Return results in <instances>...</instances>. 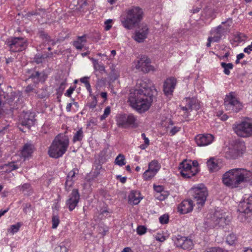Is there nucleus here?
I'll return each mask as SVG.
<instances>
[{
	"label": "nucleus",
	"mask_w": 252,
	"mask_h": 252,
	"mask_svg": "<svg viewBox=\"0 0 252 252\" xmlns=\"http://www.w3.org/2000/svg\"><path fill=\"white\" fill-rule=\"evenodd\" d=\"M137 85L140 89L130 91L128 101L132 108L139 112H144L149 108L153 101V95L149 93L146 94L151 85L141 80H138Z\"/></svg>",
	"instance_id": "f257e3e1"
},
{
	"label": "nucleus",
	"mask_w": 252,
	"mask_h": 252,
	"mask_svg": "<svg viewBox=\"0 0 252 252\" xmlns=\"http://www.w3.org/2000/svg\"><path fill=\"white\" fill-rule=\"evenodd\" d=\"M222 181L228 187L238 188L243 183L252 181V172L243 168H234L223 175Z\"/></svg>",
	"instance_id": "f03ea898"
},
{
	"label": "nucleus",
	"mask_w": 252,
	"mask_h": 252,
	"mask_svg": "<svg viewBox=\"0 0 252 252\" xmlns=\"http://www.w3.org/2000/svg\"><path fill=\"white\" fill-rule=\"evenodd\" d=\"M143 10L138 6H133L121 15L120 20L123 26L127 30L137 27L143 18Z\"/></svg>",
	"instance_id": "7ed1b4c3"
},
{
	"label": "nucleus",
	"mask_w": 252,
	"mask_h": 252,
	"mask_svg": "<svg viewBox=\"0 0 252 252\" xmlns=\"http://www.w3.org/2000/svg\"><path fill=\"white\" fill-rule=\"evenodd\" d=\"M69 145V139L66 135L58 134L51 145L48 154L51 158H58L66 152Z\"/></svg>",
	"instance_id": "20e7f679"
},
{
	"label": "nucleus",
	"mask_w": 252,
	"mask_h": 252,
	"mask_svg": "<svg viewBox=\"0 0 252 252\" xmlns=\"http://www.w3.org/2000/svg\"><path fill=\"white\" fill-rule=\"evenodd\" d=\"M225 109L229 113H238L243 108L242 103L236 96L234 92H231L225 95L224 99Z\"/></svg>",
	"instance_id": "39448f33"
},
{
	"label": "nucleus",
	"mask_w": 252,
	"mask_h": 252,
	"mask_svg": "<svg viewBox=\"0 0 252 252\" xmlns=\"http://www.w3.org/2000/svg\"><path fill=\"white\" fill-rule=\"evenodd\" d=\"M233 129L235 133L241 137L252 136V120L247 119L240 123L233 125Z\"/></svg>",
	"instance_id": "423d86ee"
},
{
	"label": "nucleus",
	"mask_w": 252,
	"mask_h": 252,
	"mask_svg": "<svg viewBox=\"0 0 252 252\" xmlns=\"http://www.w3.org/2000/svg\"><path fill=\"white\" fill-rule=\"evenodd\" d=\"M190 192L196 203L202 206L208 195L207 189L205 186L203 184L198 185L197 186L192 187Z\"/></svg>",
	"instance_id": "0eeeda50"
},
{
	"label": "nucleus",
	"mask_w": 252,
	"mask_h": 252,
	"mask_svg": "<svg viewBox=\"0 0 252 252\" xmlns=\"http://www.w3.org/2000/svg\"><path fill=\"white\" fill-rule=\"evenodd\" d=\"M136 121V118L132 114H119L116 116L118 126L123 128H126L130 126L135 127Z\"/></svg>",
	"instance_id": "6e6552de"
},
{
	"label": "nucleus",
	"mask_w": 252,
	"mask_h": 252,
	"mask_svg": "<svg viewBox=\"0 0 252 252\" xmlns=\"http://www.w3.org/2000/svg\"><path fill=\"white\" fill-rule=\"evenodd\" d=\"M232 23V19L228 18L226 21L222 22V24L224 26L219 25L211 31V34L213 38L214 42H218L220 41L222 36L229 30Z\"/></svg>",
	"instance_id": "1a4fd4ad"
},
{
	"label": "nucleus",
	"mask_w": 252,
	"mask_h": 252,
	"mask_svg": "<svg viewBox=\"0 0 252 252\" xmlns=\"http://www.w3.org/2000/svg\"><path fill=\"white\" fill-rule=\"evenodd\" d=\"M11 52H17L24 50L28 46L27 40L22 37H12L7 41Z\"/></svg>",
	"instance_id": "9d476101"
},
{
	"label": "nucleus",
	"mask_w": 252,
	"mask_h": 252,
	"mask_svg": "<svg viewBox=\"0 0 252 252\" xmlns=\"http://www.w3.org/2000/svg\"><path fill=\"white\" fill-rule=\"evenodd\" d=\"M238 211L240 212L238 216L239 219L241 221H243L246 220L245 215L250 213L252 211V196L248 198L245 197L241 201L238 208Z\"/></svg>",
	"instance_id": "9b49d317"
},
{
	"label": "nucleus",
	"mask_w": 252,
	"mask_h": 252,
	"mask_svg": "<svg viewBox=\"0 0 252 252\" xmlns=\"http://www.w3.org/2000/svg\"><path fill=\"white\" fill-rule=\"evenodd\" d=\"M179 169L181 175L186 178H190L196 175L198 172L197 168L192 166L191 161H183L180 165Z\"/></svg>",
	"instance_id": "f8f14e48"
},
{
	"label": "nucleus",
	"mask_w": 252,
	"mask_h": 252,
	"mask_svg": "<svg viewBox=\"0 0 252 252\" xmlns=\"http://www.w3.org/2000/svg\"><path fill=\"white\" fill-rule=\"evenodd\" d=\"M175 245L184 250H190L193 247V243L191 239L188 237L178 235L172 237Z\"/></svg>",
	"instance_id": "ddd939ff"
},
{
	"label": "nucleus",
	"mask_w": 252,
	"mask_h": 252,
	"mask_svg": "<svg viewBox=\"0 0 252 252\" xmlns=\"http://www.w3.org/2000/svg\"><path fill=\"white\" fill-rule=\"evenodd\" d=\"M225 214L222 210H217L211 217L210 221L208 222L211 227L222 226L225 223Z\"/></svg>",
	"instance_id": "4468645a"
},
{
	"label": "nucleus",
	"mask_w": 252,
	"mask_h": 252,
	"mask_svg": "<svg viewBox=\"0 0 252 252\" xmlns=\"http://www.w3.org/2000/svg\"><path fill=\"white\" fill-rule=\"evenodd\" d=\"M34 120L33 113L29 111L25 112L23 111L20 115L19 122L22 126L30 128L33 125Z\"/></svg>",
	"instance_id": "2eb2a0df"
},
{
	"label": "nucleus",
	"mask_w": 252,
	"mask_h": 252,
	"mask_svg": "<svg viewBox=\"0 0 252 252\" xmlns=\"http://www.w3.org/2000/svg\"><path fill=\"white\" fill-rule=\"evenodd\" d=\"M80 199V194L77 189H73L66 201V205L70 211L73 210L77 206Z\"/></svg>",
	"instance_id": "dca6fc26"
},
{
	"label": "nucleus",
	"mask_w": 252,
	"mask_h": 252,
	"mask_svg": "<svg viewBox=\"0 0 252 252\" xmlns=\"http://www.w3.org/2000/svg\"><path fill=\"white\" fill-rule=\"evenodd\" d=\"M150 63L149 58L143 56L138 61L136 64V68L144 73H148L154 69V67L150 65Z\"/></svg>",
	"instance_id": "f3484780"
},
{
	"label": "nucleus",
	"mask_w": 252,
	"mask_h": 252,
	"mask_svg": "<svg viewBox=\"0 0 252 252\" xmlns=\"http://www.w3.org/2000/svg\"><path fill=\"white\" fill-rule=\"evenodd\" d=\"M242 144H236L229 147L225 152V157L227 158L235 159L242 154Z\"/></svg>",
	"instance_id": "a211bd4d"
},
{
	"label": "nucleus",
	"mask_w": 252,
	"mask_h": 252,
	"mask_svg": "<svg viewBox=\"0 0 252 252\" xmlns=\"http://www.w3.org/2000/svg\"><path fill=\"white\" fill-rule=\"evenodd\" d=\"M214 136L211 134H199L195 136V141L199 146H205L212 143Z\"/></svg>",
	"instance_id": "6ab92c4d"
},
{
	"label": "nucleus",
	"mask_w": 252,
	"mask_h": 252,
	"mask_svg": "<svg viewBox=\"0 0 252 252\" xmlns=\"http://www.w3.org/2000/svg\"><path fill=\"white\" fill-rule=\"evenodd\" d=\"M176 79L174 77L167 78L164 82L163 91L166 95H171L176 85Z\"/></svg>",
	"instance_id": "aec40b11"
},
{
	"label": "nucleus",
	"mask_w": 252,
	"mask_h": 252,
	"mask_svg": "<svg viewBox=\"0 0 252 252\" xmlns=\"http://www.w3.org/2000/svg\"><path fill=\"white\" fill-rule=\"evenodd\" d=\"M47 76L44 72H40L37 71L32 70L30 73L29 78L31 79L34 83L37 84L40 82H44Z\"/></svg>",
	"instance_id": "412c9836"
},
{
	"label": "nucleus",
	"mask_w": 252,
	"mask_h": 252,
	"mask_svg": "<svg viewBox=\"0 0 252 252\" xmlns=\"http://www.w3.org/2000/svg\"><path fill=\"white\" fill-rule=\"evenodd\" d=\"M193 206V202L191 200H185L178 206V211L183 214H187L192 211Z\"/></svg>",
	"instance_id": "4be33fe9"
},
{
	"label": "nucleus",
	"mask_w": 252,
	"mask_h": 252,
	"mask_svg": "<svg viewBox=\"0 0 252 252\" xmlns=\"http://www.w3.org/2000/svg\"><path fill=\"white\" fill-rule=\"evenodd\" d=\"M148 33V28L147 26H145L139 31L135 32L134 39L138 42H142L147 38Z\"/></svg>",
	"instance_id": "5701e85b"
},
{
	"label": "nucleus",
	"mask_w": 252,
	"mask_h": 252,
	"mask_svg": "<svg viewBox=\"0 0 252 252\" xmlns=\"http://www.w3.org/2000/svg\"><path fill=\"white\" fill-rule=\"evenodd\" d=\"M207 164L209 170L211 172L217 171L221 168L222 166L220 161L214 158H210L207 161Z\"/></svg>",
	"instance_id": "b1692460"
},
{
	"label": "nucleus",
	"mask_w": 252,
	"mask_h": 252,
	"mask_svg": "<svg viewBox=\"0 0 252 252\" xmlns=\"http://www.w3.org/2000/svg\"><path fill=\"white\" fill-rule=\"evenodd\" d=\"M34 146L31 143L25 144L21 151V156L25 158L31 156L33 152Z\"/></svg>",
	"instance_id": "393cba45"
},
{
	"label": "nucleus",
	"mask_w": 252,
	"mask_h": 252,
	"mask_svg": "<svg viewBox=\"0 0 252 252\" xmlns=\"http://www.w3.org/2000/svg\"><path fill=\"white\" fill-rule=\"evenodd\" d=\"M86 42V35L84 34L82 36H77L76 39L73 42L72 45L76 49L81 50Z\"/></svg>",
	"instance_id": "a878e982"
},
{
	"label": "nucleus",
	"mask_w": 252,
	"mask_h": 252,
	"mask_svg": "<svg viewBox=\"0 0 252 252\" xmlns=\"http://www.w3.org/2000/svg\"><path fill=\"white\" fill-rule=\"evenodd\" d=\"M160 168V165L158 161L154 160L149 163L148 169L157 174Z\"/></svg>",
	"instance_id": "bb28decb"
},
{
	"label": "nucleus",
	"mask_w": 252,
	"mask_h": 252,
	"mask_svg": "<svg viewBox=\"0 0 252 252\" xmlns=\"http://www.w3.org/2000/svg\"><path fill=\"white\" fill-rule=\"evenodd\" d=\"M52 55V53L44 54H37L34 58V61L38 64L41 63L45 59L51 57Z\"/></svg>",
	"instance_id": "cd10ccee"
},
{
	"label": "nucleus",
	"mask_w": 252,
	"mask_h": 252,
	"mask_svg": "<svg viewBox=\"0 0 252 252\" xmlns=\"http://www.w3.org/2000/svg\"><path fill=\"white\" fill-rule=\"evenodd\" d=\"M115 163L120 166H123L126 164L125 157L123 154H119L115 158Z\"/></svg>",
	"instance_id": "c85d7f7f"
},
{
	"label": "nucleus",
	"mask_w": 252,
	"mask_h": 252,
	"mask_svg": "<svg viewBox=\"0 0 252 252\" xmlns=\"http://www.w3.org/2000/svg\"><path fill=\"white\" fill-rule=\"evenodd\" d=\"M221 66L223 68V73L229 75L230 73V70L233 68V64L232 63H221Z\"/></svg>",
	"instance_id": "c756f323"
},
{
	"label": "nucleus",
	"mask_w": 252,
	"mask_h": 252,
	"mask_svg": "<svg viewBox=\"0 0 252 252\" xmlns=\"http://www.w3.org/2000/svg\"><path fill=\"white\" fill-rule=\"evenodd\" d=\"M91 60L93 62L94 67L95 70H98L100 71H104L105 67L104 65L99 63L97 60L94 59V58H91Z\"/></svg>",
	"instance_id": "7c9ffc66"
},
{
	"label": "nucleus",
	"mask_w": 252,
	"mask_h": 252,
	"mask_svg": "<svg viewBox=\"0 0 252 252\" xmlns=\"http://www.w3.org/2000/svg\"><path fill=\"white\" fill-rule=\"evenodd\" d=\"M40 36L41 37L42 39L44 40V41L45 42H47V43L49 45H55V44H56L55 42L54 41L50 39V37H49V36L47 34L44 33V32H41Z\"/></svg>",
	"instance_id": "2f4dec72"
},
{
	"label": "nucleus",
	"mask_w": 252,
	"mask_h": 252,
	"mask_svg": "<svg viewBox=\"0 0 252 252\" xmlns=\"http://www.w3.org/2000/svg\"><path fill=\"white\" fill-rule=\"evenodd\" d=\"M83 137V132L81 129L77 131L73 136V141L75 142L76 141H80L82 140Z\"/></svg>",
	"instance_id": "473e14b6"
},
{
	"label": "nucleus",
	"mask_w": 252,
	"mask_h": 252,
	"mask_svg": "<svg viewBox=\"0 0 252 252\" xmlns=\"http://www.w3.org/2000/svg\"><path fill=\"white\" fill-rule=\"evenodd\" d=\"M156 174L154 172L147 169L143 173V177L145 180L147 181L153 178Z\"/></svg>",
	"instance_id": "72a5a7b5"
},
{
	"label": "nucleus",
	"mask_w": 252,
	"mask_h": 252,
	"mask_svg": "<svg viewBox=\"0 0 252 252\" xmlns=\"http://www.w3.org/2000/svg\"><path fill=\"white\" fill-rule=\"evenodd\" d=\"M237 241V237L234 234H229L226 238V242L230 245H234Z\"/></svg>",
	"instance_id": "f704fd0d"
},
{
	"label": "nucleus",
	"mask_w": 252,
	"mask_h": 252,
	"mask_svg": "<svg viewBox=\"0 0 252 252\" xmlns=\"http://www.w3.org/2000/svg\"><path fill=\"white\" fill-rule=\"evenodd\" d=\"M21 224L20 223H17L15 224H13L10 226V228L8 229V231L12 234H14L18 231Z\"/></svg>",
	"instance_id": "c9c22d12"
},
{
	"label": "nucleus",
	"mask_w": 252,
	"mask_h": 252,
	"mask_svg": "<svg viewBox=\"0 0 252 252\" xmlns=\"http://www.w3.org/2000/svg\"><path fill=\"white\" fill-rule=\"evenodd\" d=\"M18 189L22 192L30 191L31 190V186L29 183H25L22 186L18 187Z\"/></svg>",
	"instance_id": "e433bc0d"
},
{
	"label": "nucleus",
	"mask_w": 252,
	"mask_h": 252,
	"mask_svg": "<svg viewBox=\"0 0 252 252\" xmlns=\"http://www.w3.org/2000/svg\"><path fill=\"white\" fill-rule=\"evenodd\" d=\"M52 228L54 229L56 228L59 223H60V219L58 216L57 215H54L52 217Z\"/></svg>",
	"instance_id": "4c0bfd02"
},
{
	"label": "nucleus",
	"mask_w": 252,
	"mask_h": 252,
	"mask_svg": "<svg viewBox=\"0 0 252 252\" xmlns=\"http://www.w3.org/2000/svg\"><path fill=\"white\" fill-rule=\"evenodd\" d=\"M5 166L8 167L7 170H8V172L17 169L19 167L18 165L16 164L15 162H9L8 164H5Z\"/></svg>",
	"instance_id": "58836bf2"
},
{
	"label": "nucleus",
	"mask_w": 252,
	"mask_h": 252,
	"mask_svg": "<svg viewBox=\"0 0 252 252\" xmlns=\"http://www.w3.org/2000/svg\"><path fill=\"white\" fill-rule=\"evenodd\" d=\"M203 252H228L224 251L219 247H211V248H207Z\"/></svg>",
	"instance_id": "ea45409f"
},
{
	"label": "nucleus",
	"mask_w": 252,
	"mask_h": 252,
	"mask_svg": "<svg viewBox=\"0 0 252 252\" xmlns=\"http://www.w3.org/2000/svg\"><path fill=\"white\" fill-rule=\"evenodd\" d=\"M181 109L183 110L184 111H185L184 117L185 118H187L189 114V112L192 111V108H191V106L188 107L187 106H181Z\"/></svg>",
	"instance_id": "a19ab883"
},
{
	"label": "nucleus",
	"mask_w": 252,
	"mask_h": 252,
	"mask_svg": "<svg viewBox=\"0 0 252 252\" xmlns=\"http://www.w3.org/2000/svg\"><path fill=\"white\" fill-rule=\"evenodd\" d=\"M110 107L109 106H107V107H106L105 109H104L103 114L101 115L100 117V120L102 121L105 119V118H107L110 115Z\"/></svg>",
	"instance_id": "79ce46f5"
},
{
	"label": "nucleus",
	"mask_w": 252,
	"mask_h": 252,
	"mask_svg": "<svg viewBox=\"0 0 252 252\" xmlns=\"http://www.w3.org/2000/svg\"><path fill=\"white\" fill-rule=\"evenodd\" d=\"M159 220L161 224H166L168 222L169 216L166 214L163 215L159 217Z\"/></svg>",
	"instance_id": "37998d69"
},
{
	"label": "nucleus",
	"mask_w": 252,
	"mask_h": 252,
	"mask_svg": "<svg viewBox=\"0 0 252 252\" xmlns=\"http://www.w3.org/2000/svg\"><path fill=\"white\" fill-rule=\"evenodd\" d=\"M97 103L96 97L95 96H93V100L90 103H88L87 105L90 108L93 109L96 107Z\"/></svg>",
	"instance_id": "c03bdc74"
},
{
	"label": "nucleus",
	"mask_w": 252,
	"mask_h": 252,
	"mask_svg": "<svg viewBox=\"0 0 252 252\" xmlns=\"http://www.w3.org/2000/svg\"><path fill=\"white\" fill-rule=\"evenodd\" d=\"M130 200L132 201V203L134 205H136L139 203L140 201V199L138 197H136L134 196L133 193H131L130 195L129 196Z\"/></svg>",
	"instance_id": "a18cd8bd"
},
{
	"label": "nucleus",
	"mask_w": 252,
	"mask_h": 252,
	"mask_svg": "<svg viewBox=\"0 0 252 252\" xmlns=\"http://www.w3.org/2000/svg\"><path fill=\"white\" fill-rule=\"evenodd\" d=\"M146 228L144 226H139L137 228V234L140 235H143L146 233Z\"/></svg>",
	"instance_id": "49530a36"
},
{
	"label": "nucleus",
	"mask_w": 252,
	"mask_h": 252,
	"mask_svg": "<svg viewBox=\"0 0 252 252\" xmlns=\"http://www.w3.org/2000/svg\"><path fill=\"white\" fill-rule=\"evenodd\" d=\"M73 184V181L68 180V179H66L65 184V188L66 190L68 191L70 189V188L72 187Z\"/></svg>",
	"instance_id": "de8ad7c7"
},
{
	"label": "nucleus",
	"mask_w": 252,
	"mask_h": 252,
	"mask_svg": "<svg viewBox=\"0 0 252 252\" xmlns=\"http://www.w3.org/2000/svg\"><path fill=\"white\" fill-rule=\"evenodd\" d=\"M181 130L180 127L174 126L170 130V133L171 135H174L176 134L178 131Z\"/></svg>",
	"instance_id": "09e8293b"
},
{
	"label": "nucleus",
	"mask_w": 252,
	"mask_h": 252,
	"mask_svg": "<svg viewBox=\"0 0 252 252\" xmlns=\"http://www.w3.org/2000/svg\"><path fill=\"white\" fill-rule=\"evenodd\" d=\"M23 211L25 214H27L28 213V210L31 209V204L30 203H27L24 204L23 205Z\"/></svg>",
	"instance_id": "8fccbe9b"
},
{
	"label": "nucleus",
	"mask_w": 252,
	"mask_h": 252,
	"mask_svg": "<svg viewBox=\"0 0 252 252\" xmlns=\"http://www.w3.org/2000/svg\"><path fill=\"white\" fill-rule=\"evenodd\" d=\"M112 20L108 19L105 22V29L106 31H109L112 27L111 23H112Z\"/></svg>",
	"instance_id": "3c124183"
},
{
	"label": "nucleus",
	"mask_w": 252,
	"mask_h": 252,
	"mask_svg": "<svg viewBox=\"0 0 252 252\" xmlns=\"http://www.w3.org/2000/svg\"><path fill=\"white\" fill-rule=\"evenodd\" d=\"M78 170L77 169H73L68 173L67 176H68L69 177H70L73 178L75 177V174H78Z\"/></svg>",
	"instance_id": "603ef678"
},
{
	"label": "nucleus",
	"mask_w": 252,
	"mask_h": 252,
	"mask_svg": "<svg viewBox=\"0 0 252 252\" xmlns=\"http://www.w3.org/2000/svg\"><path fill=\"white\" fill-rule=\"evenodd\" d=\"M65 82H62L60 85L58 91L59 92H63L65 89Z\"/></svg>",
	"instance_id": "864d4df0"
},
{
	"label": "nucleus",
	"mask_w": 252,
	"mask_h": 252,
	"mask_svg": "<svg viewBox=\"0 0 252 252\" xmlns=\"http://www.w3.org/2000/svg\"><path fill=\"white\" fill-rule=\"evenodd\" d=\"M5 96L4 94H0V107H2L5 103Z\"/></svg>",
	"instance_id": "5fc2aeb1"
},
{
	"label": "nucleus",
	"mask_w": 252,
	"mask_h": 252,
	"mask_svg": "<svg viewBox=\"0 0 252 252\" xmlns=\"http://www.w3.org/2000/svg\"><path fill=\"white\" fill-rule=\"evenodd\" d=\"M155 238L156 240L161 242H164L166 240L165 237L161 235L156 236Z\"/></svg>",
	"instance_id": "6e6d98bb"
},
{
	"label": "nucleus",
	"mask_w": 252,
	"mask_h": 252,
	"mask_svg": "<svg viewBox=\"0 0 252 252\" xmlns=\"http://www.w3.org/2000/svg\"><path fill=\"white\" fill-rule=\"evenodd\" d=\"M217 115L219 117H220V119L222 121H225L228 119V116L226 114H223L222 113H220V114L219 113V112L217 114Z\"/></svg>",
	"instance_id": "4d7b16f0"
},
{
	"label": "nucleus",
	"mask_w": 252,
	"mask_h": 252,
	"mask_svg": "<svg viewBox=\"0 0 252 252\" xmlns=\"http://www.w3.org/2000/svg\"><path fill=\"white\" fill-rule=\"evenodd\" d=\"M74 91V88L73 87H70L66 91L65 93V95L69 97L70 96L71 94L73 93V91Z\"/></svg>",
	"instance_id": "13d9d810"
},
{
	"label": "nucleus",
	"mask_w": 252,
	"mask_h": 252,
	"mask_svg": "<svg viewBox=\"0 0 252 252\" xmlns=\"http://www.w3.org/2000/svg\"><path fill=\"white\" fill-rule=\"evenodd\" d=\"M251 51H252V42L244 50V52L248 54H250Z\"/></svg>",
	"instance_id": "bf43d9fd"
},
{
	"label": "nucleus",
	"mask_w": 252,
	"mask_h": 252,
	"mask_svg": "<svg viewBox=\"0 0 252 252\" xmlns=\"http://www.w3.org/2000/svg\"><path fill=\"white\" fill-rule=\"evenodd\" d=\"M141 136L143 138V139L144 140L145 144H146L147 145H149V139L147 137H146L145 134L144 133H142Z\"/></svg>",
	"instance_id": "052dcab7"
},
{
	"label": "nucleus",
	"mask_w": 252,
	"mask_h": 252,
	"mask_svg": "<svg viewBox=\"0 0 252 252\" xmlns=\"http://www.w3.org/2000/svg\"><path fill=\"white\" fill-rule=\"evenodd\" d=\"M33 90V86H32V85H28V86L26 87V90H25V91H26L27 93H30V92H32Z\"/></svg>",
	"instance_id": "680f3d73"
},
{
	"label": "nucleus",
	"mask_w": 252,
	"mask_h": 252,
	"mask_svg": "<svg viewBox=\"0 0 252 252\" xmlns=\"http://www.w3.org/2000/svg\"><path fill=\"white\" fill-rule=\"evenodd\" d=\"M89 79V77H84L83 78H81L80 80V82L82 83H84V84H86V83H87L88 81V79Z\"/></svg>",
	"instance_id": "e2e57ef3"
},
{
	"label": "nucleus",
	"mask_w": 252,
	"mask_h": 252,
	"mask_svg": "<svg viewBox=\"0 0 252 252\" xmlns=\"http://www.w3.org/2000/svg\"><path fill=\"white\" fill-rule=\"evenodd\" d=\"M117 179L119 178L121 182L122 183H126V177H121V175H118L117 176Z\"/></svg>",
	"instance_id": "0e129e2a"
},
{
	"label": "nucleus",
	"mask_w": 252,
	"mask_h": 252,
	"mask_svg": "<svg viewBox=\"0 0 252 252\" xmlns=\"http://www.w3.org/2000/svg\"><path fill=\"white\" fill-rule=\"evenodd\" d=\"M212 42H214L213 38L212 36L209 37L208 38V42L206 44V46L207 47H209L211 46V43Z\"/></svg>",
	"instance_id": "69168bd1"
},
{
	"label": "nucleus",
	"mask_w": 252,
	"mask_h": 252,
	"mask_svg": "<svg viewBox=\"0 0 252 252\" xmlns=\"http://www.w3.org/2000/svg\"><path fill=\"white\" fill-rule=\"evenodd\" d=\"M154 189L156 191L160 192L162 191L163 188L161 186H154Z\"/></svg>",
	"instance_id": "338daca9"
},
{
	"label": "nucleus",
	"mask_w": 252,
	"mask_h": 252,
	"mask_svg": "<svg viewBox=\"0 0 252 252\" xmlns=\"http://www.w3.org/2000/svg\"><path fill=\"white\" fill-rule=\"evenodd\" d=\"M85 86L87 90H88V91L90 94H91V93H92V89H91V85H90L89 82H88L87 83H86V84H85Z\"/></svg>",
	"instance_id": "774afa93"
}]
</instances>
